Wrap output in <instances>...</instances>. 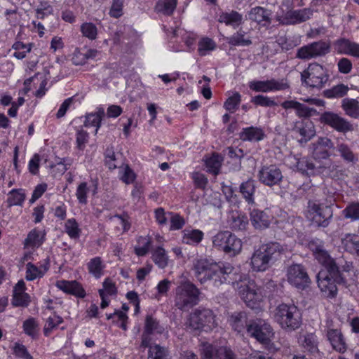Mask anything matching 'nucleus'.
<instances>
[{
    "instance_id": "f257e3e1",
    "label": "nucleus",
    "mask_w": 359,
    "mask_h": 359,
    "mask_svg": "<svg viewBox=\"0 0 359 359\" xmlns=\"http://www.w3.org/2000/svg\"><path fill=\"white\" fill-rule=\"evenodd\" d=\"M283 251V248L278 243H270L260 246L251 257L252 269L254 271H266Z\"/></svg>"
},
{
    "instance_id": "f03ea898",
    "label": "nucleus",
    "mask_w": 359,
    "mask_h": 359,
    "mask_svg": "<svg viewBox=\"0 0 359 359\" xmlns=\"http://www.w3.org/2000/svg\"><path fill=\"white\" fill-rule=\"evenodd\" d=\"M274 319L281 328L286 331H294L302 324V318L298 308L294 304H281L277 306Z\"/></svg>"
},
{
    "instance_id": "7ed1b4c3",
    "label": "nucleus",
    "mask_w": 359,
    "mask_h": 359,
    "mask_svg": "<svg viewBox=\"0 0 359 359\" xmlns=\"http://www.w3.org/2000/svg\"><path fill=\"white\" fill-rule=\"evenodd\" d=\"M199 294V290L194 283L182 281L175 288V305L180 310L187 311L198 304Z\"/></svg>"
},
{
    "instance_id": "20e7f679",
    "label": "nucleus",
    "mask_w": 359,
    "mask_h": 359,
    "mask_svg": "<svg viewBox=\"0 0 359 359\" xmlns=\"http://www.w3.org/2000/svg\"><path fill=\"white\" fill-rule=\"evenodd\" d=\"M187 324L192 330L208 332L217 327L218 322L212 310L198 309L190 314Z\"/></svg>"
},
{
    "instance_id": "39448f33",
    "label": "nucleus",
    "mask_w": 359,
    "mask_h": 359,
    "mask_svg": "<svg viewBox=\"0 0 359 359\" xmlns=\"http://www.w3.org/2000/svg\"><path fill=\"white\" fill-rule=\"evenodd\" d=\"M333 216L332 204L321 202L318 200L310 201L308 203L306 217L318 226L326 227Z\"/></svg>"
},
{
    "instance_id": "423d86ee",
    "label": "nucleus",
    "mask_w": 359,
    "mask_h": 359,
    "mask_svg": "<svg viewBox=\"0 0 359 359\" xmlns=\"http://www.w3.org/2000/svg\"><path fill=\"white\" fill-rule=\"evenodd\" d=\"M212 245L231 256L238 255L242 250V241L229 231L218 232L212 237Z\"/></svg>"
},
{
    "instance_id": "0eeeda50",
    "label": "nucleus",
    "mask_w": 359,
    "mask_h": 359,
    "mask_svg": "<svg viewBox=\"0 0 359 359\" xmlns=\"http://www.w3.org/2000/svg\"><path fill=\"white\" fill-rule=\"evenodd\" d=\"M236 286L239 295L248 307L259 306L262 299V290L254 280L245 279L237 283Z\"/></svg>"
},
{
    "instance_id": "6e6552de",
    "label": "nucleus",
    "mask_w": 359,
    "mask_h": 359,
    "mask_svg": "<svg viewBox=\"0 0 359 359\" xmlns=\"http://www.w3.org/2000/svg\"><path fill=\"white\" fill-rule=\"evenodd\" d=\"M308 245L315 258L325 267L324 271H328L332 274L339 273V268L335 259L325 249L323 241L319 239H314L311 241Z\"/></svg>"
},
{
    "instance_id": "1a4fd4ad",
    "label": "nucleus",
    "mask_w": 359,
    "mask_h": 359,
    "mask_svg": "<svg viewBox=\"0 0 359 359\" xmlns=\"http://www.w3.org/2000/svg\"><path fill=\"white\" fill-rule=\"evenodd\" d=\"M308 245L315 258L325 267L324 271H328L332 274L339 273V268L335 259L325 249L323 241L319 239H314L311 241Z\"/></svg>"
},
{
    "instance_id": "9d476101",
    "label": "nucleus",
    "mask_w": 359,
    "mask_h": 359,
    "mask_svg": "<svg viewBox=\"0 0 359 359\" xmlns=\"http://www.w3.org/2000/svg\"><path fill=\"white\" fill-rule=\"evenodd\" d=\"M326 70L318 63H311L301 73L302 81L311 88H322L328 81Z\"/></svg>"
},
{
    "instance_id": "9b49d317",
    "label": "nucleus",
    "mask_w": 359,
    "mask_h": 359,
    "mask_svg": "<svg viewBox=\"0 0 359 359\" xmlns=\"http://www.w3.org/2000/svg\"><path fill=\"white\" fill-rule=\"evenodd\" d=\"M191 270L196 278L205 284L210 280V276L219 270V264L205 258H196L193 260Z\"/></svg>"
},
{
    "instance_id": "f8f14e48",
    "label": "nucleus",
    "mask_w": 359,
    "mask_h": 359,
    "mask_svg": "<svg viewBox=\"0 0 359 359\" xmlns=\"http://www.w3.org/2000/svg\"><path fill=\"white\" fill-rule=\"evenodd\" d=\"M248 334L265 345H270L271 338L274 335L271 326L263 320L259 319L251 322L247 325Z\"/></svg>"
},
{
    "instance_id": "ddd939ff",
    "label": "nucleus",
    "mask_w": 359,
    "mask_h": 359,
    "mask_svg": "<svg viewBox=\"0 0 359 359\" xmlns=\"http://www.w3.org/2000/svg\"><path fill=\"white\" fill-rule=\"evenodd\" d=\"M330 48V43L327 41H319L313 42L299 48L297 53V57L302 60H309L323 56L329 53Z\"/></svg>"
},
{
    "instance_id": "4468645a",
    "label": "nucleus",
    "mask_w": 359,
    "mask_h": 359,
    "mask_svg": "<svg viewBox=\"0 0 359 359\" xmlns=\"http://www.w3.org/2000/svg\"><path fill=\"white\" fill-rule=\"evenodd\" d=\"M201 359H238L236 353L227 346L215 348L208 343H204L201 348Z\"/></svg>"
},
{
    "instance_id": "2eb2a0df",
    "label": "nucleus",
    "mask_w": 359,
    "mask_h": 359,
    "mask_svg": "<svg viewBox=\"0 0 359 359\" xmlns=\"http://www.w3.org/2000/svg\"><path fill=\"white\" fill-rule=\"evenodd\" d=\"M287 277L288 282L293 286L304 289L309 285L310 278L305 269L301 264H292L287 269Z\"/></svg>"
},
{
    "instance_id": "dca6fc26",
    "label": "nucleus",
    "mask_w": 359,
    "mask_h": 359,
    "mask_svg": "<svg viewBox=\"0 0 359 359\" xmlns=\"http://www.w3.org/2000/svg\"><path fill=\"white\" fill-rule=\"evenodd\" d=\"M339 274H332L328 271H320L317 274L318 286L327 297H334L337 295V287L335 278Z\"/></svg>"
},
{
    "instance_id": "f3484780",
    "label": "nucleus",
    "mask_w": 359,
    "mask_h": 359,
    "mask_svg": "<svg viewBox=\"0 0 359 359\" xmlns=\"http://www.w3.org/2000/svg\"><path fill=\"white\" fill-rule=\"evenodd\" d=\"M320 121L341 133L353 130V126L346 119L332 111H325L320 117Z\"/></svg>"
},
{
    "instance_id": "a211bd4d",
    "label": "nucleus",
    "mask_w": 359,
    "mask_h": 359,
    "mask_svg": "<svg viewBox=\"0 0 359 359\" xmlns=\"http://www.w3.org/2000/svg\"><path fill=\"white\" fill-rule=\"evenodd\" d=\"M312 156L316 161L327 159L330 156L329 149L334 148V143L327 137H319L310 145Z\"/></svg>"
},
{
    "instance_id": "6ab92c4d",
    "label": "nucleus",
    "mask_w": 359,
    "mask_h": 359,
    "mask_svg": "<svg viewBox=\"0 0 359 359\" xmlns=\"http://www.w3.org/2000/svg\"><path fill=\"white\" fill-rule=\"evenodd\" d=\"M249 88L255 92L268 93L285 90L289 86L283 80L272 79L266 81H252L249 83Z\"/></svg>"
},
{
    "instance_id": "aec40b11",
    "label": "nucleus",
    "mask_w": 359,
    "mask_h": 359,
    "mask_svg": "<svg viewBox=\"0 0 359 359\" xmlns=\"http://www.w3.org/2000/svg\"><path fill=\"white\" fill-rule=\"evenodd\" d=\"M257 177L262 183L269 187L278 184L283 179L282 172L274 165L262 166Z\"/></svg>"
},
{
    "instance_id": "412c9836",
    "label": "nucleus",
    "mask_w": 359,
    "mask_h": 359,
    "mask_svg": "<svg viewBox=\"0 0 359 359\" xmlns=\"http://www.w3.org/2000/svg\"><path fill=\"white\" fill-rule=\"evenodd\" d=\"M297 168L302 172H318L324 175L330 176L332 178L337 177V175L334 173V170L337 168V165L331 164L328 167H326L325 165H316L306 158H300L297 161Z\"/></svg>"
},
{
    "instance_id": "4be33fe9",
    "label": "nucleus",
    "mask_w": 359,
    "mask_h": 359,
    "mask_svg": "<svg viewBox=\"0 0 359 359\" xmlns=\"http://www.w3.org/2000/svg\"><path fill=\"white\" fill-rule=\"evenodd\" d=\"M326 336L332 348L339 353H344L347 346L341 331L334 327L332 320L326 321Z\"/></svg>"
},
{
    "instance_id": "5701e85b",
    "label": "nucleus",
    "mask_w": 359,
    "mask_h": 359,
    "mask_svg": "<svg viewBox=\"0 0 359 359\" xmlns=\"http://www.w3.org/2000/svg\"><path fill=\"white\" fill-rule=\"evenodd\" d=\"M312 15V10L304 8L289 11L285 16L277 15L276 19L281 25H294L308 20Z\"/></svg>"
},
{
    "instance_id": "b1692460",
    "label": "nucleus",
    "mask_w": 359,
    "mask_h": 359,
    "mask_svg": "<svg viewBox=\"0 0 359 359\" xmlns=\"http://www.w3.org/2000/svg\"><path fill=\"white\" fill-rule=\"evenodd\" d=\"M293 131L301 136V144L306 143L316 135L314 123L310 120L297 121L294 123Z\"/></svg>"
},
{
    "instance_id": "393cba45",
    "label": "nucleus",
    "mask_w": 359,
    "mask_h": 359,
    "mask_svg": "<svg viewBox=\"0 0 359 359\" xmlns=\"http://www.w3.org/2000/svg\"><path fill=\"white\" fill-rule=\"evenodd\" d=\"M334 149L339 154L341 158L346 163L355 164L358 161V156L351 146L344 142L342 139H337Z\"/></svg>"
},
{
    "instance_id": "a878e982",
    "label": "nucleus",
    "mask_w": 359,
    "mask_h": 359,
    "mask_svg": "<svg viewBox=\"0 0 359 359\" xmlns=\"http://www.w3.org/2000/svg\"><path fill=\"white\" fill-rule=\"evenodd\" d=\"M234 268L229 264L221 266L219 264V270L210 276V280L214 287H218L224 283L230 282Z\"/></svg>"
},
{
    "instance_id": "bb28decb",
    "label": "nucleus",
    "mask_w": 359,
    "mask_h": 359,
    "mask_svg": "<svg viewBox=\"0 0 359 359\" xmlns=\"http://www.w3.org/2000/svg\"><path fill=\"white\" fill-rule=\"evenodd\" d=\"M271 12L263 7L252 8L248 12L249 20L256 22L262 26H269L271 22Z\"/></svg>"
},
{
    "instance_id": "cd10ccee",
    "label": "nucleus",
    "mask_w": 359,
    "mask_h": 359,
    "mask_svg": "<svg viewBox=\"0 0 359 359\" xmlns=\"http://www.w3.org/2000/svg\"><path fill=\"white\" fill-rule=\"evenodd\" d=\"M335 50L342 54L359 57V44L346 39H340L334 43Z\"/></svg>"
},
{
    "instance_id": "c85d7f7f",
    "label": "nucleus",
    "mask_w": 359,
    "mask_h": 359,
    "mask_svg": "<svg viewBox=\"0 0 359 359\" xmlns=\"http://www.w3.org/2000/svg\"><path fill=\"white\" fill-rule=\"evenodd\" d=\"M55 285L65 292L79 297H84L86 295L84 290L82 288L81 285L75 280L69 281L60 280L56 282Z\"/></svg>"
},
{
    "instance_id": "c756f323",
    "label": "nucleus",
    "mask_w": 359,
    "mask_h": 359,
    "mask_svg": "<svg viewBox=\"0 0 359 359\" xmlns=\"http://www.w3.org/2000/svg\"><path fill=\"white\" fill-rule=\"evenodd\" d=\"M341 247L347 252L359 256V236L356 234L346 233L341 238Z\"/></svg>"
},
{
    "instance_id": "7c9ffc66",
    "label": "nucleus",
    "mask_w": 359,
    "mask_h": 359,
    "mask_svg": "<svg viewBox=\"0 0 359 359\" xmlns=\"http://www.w3.org/2000/svg\"><path fill=\"white\" fill-rule=\"evenodd\" d=\"M49 269V260L45 259L44 263L39 267H36L31 262L27 264L26 279L27 280H34L38 278L42 277Z\"/></svg>"
},
{
    "instance_id": "2f4dec72",
    "label": "nucleus",
    "mask_w": 359,
    "mask_h": 359,
    "mask_svg": "<svg viewBox=\"0 0 359 359\" xmlns=\"http://www.w3.org/2000/svg\"><path fill=\"white\" fill-rule=\"evenodd\" d=\"M252 224L256 229H262L269 227L271 218L266 212L259 210H253L250 213Z\"/></svg>"
},
{
    "instance_id": "473e14b6",
    "label": "nucleus",
    "mask_w": 359,
    "mask_h": 359,
    "mask_svg": "<svg viewBox=\"0 0 359 359\" xmlns=\"http://www.w3.org/2000/svg\"><path fill=\"white\" fill-rule=\"evenodd\" d=\"M218 21L226 25L237 27L242 23L243 16L237 11H231V12L222 13L219 15Z\"/></svg>"
},
{
    "instance_id": "72a5a7b5",
    "label": "nucleus",
    "mask_w": 359,
    "mask_h": 359,
    "mask_svg": "<svg viewBox=\"0 0 359 359\" xmlns=\"http://www.w3.org/2000/svg\"><path fill=\"white\" fill-rule=\"evenodd\" d=\"M264 137L263 130L257 127L244 128L240 133V138L244 141H260Z\"/></svg>"
},
{
    "instance_id": "f704fd0d",
    "label": "nucleus",
    "mask_w": 359,
    "mask_h": 359,
    "mask_svg": "<svg viewBox=\"0 0 359 359\" xmlns=\"http://www.w3.org/2000/svg\"><path fill=\"white\" fill-rule=\"evenodd\" d=\"M104 116V109L101 107L97 108L95 112L90 113L86 116L84 126L86 127H96L95 134H97V130L100 127L101 121Z\"/></svg>"
},
{
    "instance_id": "c9c22d12",
    "label": "nucleus",
    "mask_w": 359,
    "mask_h": 359,
    "mask_svg": "<svg viewBox=\"0 0 359 359\" xmlns=\"http://www.w3.org/2000/svg\"><path fill=\"white\" fill-rule=\"evenodd\" d=\"M151 259L160 269H165L168 265L169 257L164 248L158 246L152 250Z\"/></svg>"
},
{
    "instance_id": "e433bc0d",
    "label": "nucleus",
    "mask_w": 359,
    "mask_h": 359,
    "mask_svg": "<svg viewBox=\"0 0 359 359\" xmlns=\"http://www.w3.org/2000/svg\"><path fill=\"white\" fill-rule=\"evenodd\" d=\"M341 107L345 114L354 118L359 117V102L353 98H344L341 101Z\"/></svg>"
},
{
    "instance_id": "4c0bfd02",
    "label": "nucleus",
    "mask_w": 359,
    "mask_h": 359,
    "mask_svg": "<svg viewBox=\"0 0 359 359\" xmlns=\"http://www.w3.org/2000/svg\"><path fill=\"white\" fill-rule=\"evenodd\" d=\"M182 242L188 245H197L203 238V233L198 229H184L182 231Z\"/></svg>"
},
{
    "instance_id": "58836bf2",
    "label": "nucleus",
    "mask_w": 359,
    "mask_h": 359,
    "mask_svg": "<svg viewBox=\"0 0 359 359\" xmlns=\"http://www.w3.org/2000/svg\"><path fill=\"white\" fill-rule=\"evenodd\" d=\"M104 155L106 165L110 170L118 168L120 164L123 163L122 155L121 154H115L112 147L107 148Z\"/></svg>"
},
{
    "instance_id": "ea45409f",
    "label": "nucleus",
    "mask_w": 359,
    "mask_h": 359,
    "mask_svg": "<svg viewBox=\"0 0 359 359\" xmlns=\"http://www.w3.org/2000/svg\"><path fill=\"white\" fill-rule=\"evenodd\" d=\"M229 224L234 230H243L248 224V219L245 215L232 212L229 217Z\"/></svg>"
},
{
    "instance_id": "a19ab883",
    "label": "nucleus",
    "mask_w": 359,
    "mask_h": 359,
    "mask_svg": "<svg viewBox=\"0 0 359 359\" xmlns=\"http://www.w3.org/2000/svg\"><path fill=\"white\" fill-rule=\"evenodd\" d=\"M240 192L249 204H253L254 194L255 192V183L253 180H248L240 186Z\"/></svg>"
},
{
    "instance_id": "79ce46f5",
    "label": "nucleus",
    "mask_w": 359,
    "mask_h": 359,
    "mask_svg": "<svg viewBox=\"0 0 359 359\" xmlns=\"http://www.w3.org/2000/svg\"><path fill=\"white\" fill-rule=\"evenodd\" d=\"M43 236L44 235L36 229L32 230L25 241V248H39L43 243Z\"/></svg>"
},
{
    "instance_id": "37998d69",
    "label": "nucleus",
    "mask_w": 359,
    "mask_h": 359,
    "mask_svg": "<svg viewBox=\"0 0 359 359\" xmlns=\"http://www.w3.org/2000/svg\"><path fill=\"white\" fill-rule=\"evenodd\" d=\"M229 320L233 329L238 332H241L244 329L245 326L248 325H246L247 316L244 312L233 313L230 316Z\"/></svg>"
},
{
    "instance_id": "c03bdc74",
    "label": "nucleus",
    "mask_w": 359,
    "mask_h": 359,
    "mask_svg": "<svg viewBox=\"0 0 359 359\" xmlns=\"http://www.w3.org/2000/svg\"><path fill=\"white\" fill-rule=\"evenodd\" d=\"M300 343L311 353L315 354L318 352L317 339L313 334H306L301 337Z\"/></svg>"
},
{
    "instance_id": "a18cd8bd",
    "label": "nucleus",
    "mask_w": 359,
    "mask_h": 359,
    "mask_svg": "<svg viewBox=\"0 0 359 359\" xmlns=\"http://www.w3.org/2000/svg\"><path fill=\"white\" fill-rule=\"evenodd\" d=\"M176 6L177 0H159L155 6V10L158 13L170 15L173 13Z\"/></svg>"
},
{
    "instance_id": "49530a36",
    "label": "nucleus",
    "mask_w": 359,
    "mask_h": 359,
    "mask_svg": "<svg viewBox=\"0 0 359 359\" xmlns=\"http://www.w3.org/2000/svg\"><path fill=\"white\" fill-rule=\"evenodd\" d=\"M348 87L344 84L334 86L332 88L323 92V95L327 98H340L345 96L348 92Z\"/></svg>"
},
{
    "instance_id": "de8ad7c7",
    "label": "nucleus",
    "mask_w": 359,
    "mask_h": 359,
    "mask_svg": "<svg viewBox=\"0 0 359 359\" xmlns=\"http://www.w3.org/2000/svg\"><path fill=\"white\" fill-rule=\"evenodd\" d=\"M245 32L239 30L228 39V43L233 46H248L252 44L249 38H245Z\"/></svg>"
},
{
    "instance_id": "09e8293b",
    "label": "nucleus",
    "mask_w": 359,
    "mask_h": 359,
    "mask_svg": "<svg viewBox=\"0 0 359 359\" xmlns=\"http://www.w3.org/2000/svg\"><path fill=\"white\" fill-rule=\"evenodd\" d=\"M104 265L101 258L96 257L90 260L88 263V269L95 278H100L103 274Z\"/></svg>"
},
{
    "instance_id": "8fccbe9b",
    "label": "nucleus",
    "mask_w": 359,
    "mask_h": 359,
    "mask_svg": "<svg viewBox=\"0 0 359 359\" xmlns=\"http://www.w3.org/2000/svg\"><path fill=\"white\" fill-rule=\"evenodd\" d=\"M65 230L72 239H77L81 234V229L74 218L68 219L65 224Z\"/></svg>"
},
{
    "instance_id": "3c124183",
    "label": "nucleus",
    "mask_w": 359,
    "mask_h": 359,
    "mask_svg": "<svg viewBox=\"0 0 359 359\" xmlns=\"http://www.w3.org/2000/svg\"><path fill=\"white\" fill-rule=\"evenodd\" d=\"M119 176L120 179L126 184H131L135 180L136 175L128 164L121 163L120 164Z\"/></svg>"
},
{
    "instance_id": "603ef678",
    "label": "nucleus",
    "mask_w": 359,
    "mask_h": 359,
    "mask_svg": "<svg viewBox=\"0 0 359 359\" xmlns=\"http://www.w3.org/2000/svg\"><path fill=\"white\" fill-rule=\"evenodd\" d=\"M241 101V94L238 92H234L231 95H229L226 100L224 102V108L230 113H233L238 109Z\"/></svg>"
},
{
    "instance_id": "864d4df0",
    "label": "nucleus",
    "mask_w": 359,
    "mask_h": 359,
    "mask_svg": "<svg viewBox=\"0 0 359 359\" xmlns=\"http://www.w3.org/2000/svg\"><path fill=\"white\" fill-rule=\"evenodd\" d=\"M215 48V42L208 37L203 38L198 42V51L199 55L201 56L205 55L209 52L214 50Z\"/></svg>"
},
{
    "instance_id": "5fc2aeb1",
    "label": "nucleus",
    "mask_w": 359,
    "mask_h": 359,
    "mask_svg": "<svg viewBox=\"0 0 359 359\" xmlns=\"http://www.w3.org/2000/svg\"><path fill=\"white\" fill-rule=\"evenodd\" d=\"M208 170L214 175H217L222 165L221 157L217 154H213L205 161Z\"/></svg>"
},
{
    "instance_id": "6e6d98bb",
    "label": "nucleus",
    "mask_w": 359,
    "mask_h": 359,
    "mask_svg": "<svg viewBox=\"0 0 359 359\" xmlns=\"http://www.w3.org/2000/svg\"><path fill=\"white\" fill-rule=\"evenodd\" d=\"M62 322V318L57 315H53V316L48 318L43 327L44 334L46 336H49L52 331Z\"/></svg>"
},
{
    "instance_id": "4d7b16f0",
    "label": "nucleus",
    "mask_w": 359,
    "mask_h": 359,
    "mask_svg": "<svg viewBox=\"0 0 359 359\" xmlns=\"http://www.w3.org/2000/svg\"><path fill=\"white\" fill-rule=\"evenodd\" d=\"M151 239L147 237H140L138 239V245L135 247V252L137 256H144L150 249Z\"/></svg>"
},
{
    "instance_id": "13d9d810",
    "label": "nucleus",
    "mask_w": 359,
    "mask_h": 359,
    "mask_svg": "<svg viewBox=\"0 0 359 359\" xmlns=\"http://www.w3.org/2000/svg\"><path fill=\"white\" fill-rule=\"evenodd\" d=\"M25 198V195L20 190L13 189L8 194L7 203L9 206L21 205Z\"/></svg>"
},
{
    "instance_id": "bf43d9fd",
    "label": "nucleus",
    "mask_w": 359,
    "mask_h": 359,
    "mask_svg": "<svg viewBox=\"0 0 359 359\" xmlns=\"http://www.w3.org/2000/svg\"><path fill=\"white\" fill-rule=\"evenodd\" d=\"M342 214L346 219L353 221L359 219V203H353L343 210Z\"/></svg>"
},
{
    "instance_id": "052dcab7",
    "label": "nucleus",
    "mask_w": 359,
    "mask_h": 359,
    "mask_svg": "<svg viewBox=\"0 0 359 359\" xmlns=\"http://www.w3.org/2000/svg\"><path fill=\"white\" fill-rule=\"evenodd\" d=\"M81 32L85 37L90 40L96 39L97 35V29L96 26L91 22H86L81 26Z\"/></svg>"
},
{
    "instance_id": "680f3d73",
    "label": "nucleus",
    "mask_w": 359,
    "mask_h": 359,
    "mask_svg": "<svg viewBox=\"0 0 359 359\" xmlns=\"http://www.w3.org/2000/svg\"><path fill=\"white\" fill-rule=\"evenodd\" d=\"M296 114L300 118H308L318 114V112L314 108L309 107L305 104L299 102L296 110Z\"/></svg>"
},
{
    "instance_id": "e2e57ef3",
    "label": "nucleus",
    "mask_w": 359,
    "mask_h": 359,
    "mask_svg": "<svg viewBox=\"0 0 359 359\" xmlns=\"http://www.w3.org/2000/svg\"><path fill=\"white\" fill-rule=\"evenodd\" d=\"M148 359H166V351L158 345L150 346Z\"/></svg>"
},
{
    "instance_id": "0e129e2a",
    "label": "nucleus",
    "mask_w": 359,
    "mask_h": 359,
    "mask_svg": "<svg viewBox=\"0 0 359 359\" xmlns=\"http://www.w3.org/2000/svg\"><path fill=\"white\" fill-rule=\"evenodd\" d=\"M170 287L171 281L168 279H163L161 280L156 287L157 291L156 297L159 298L160 297L167 296Z\"/></svg>"
},
{
    "instance_id": "69168bd1",
    "label": "nucleus",
    "mask_w": 359,
    "mask_h": 359,
    "mask_svg": "<svg viewBox=\"0 0 359 359\" xmlns=\"http://www.w3.org/2000/svg\"><path fill=\"white\" fill-rule=\"evenodd\" d=\"M89 191L86 182H81L76 189V196L80 203H87V194Z\"/></svg>"
},
{
    "instance_id": "338daca9",
    "label": "nucleus",
    "mask_w": 359,
    "mask_h": 359,
    "mask_svg": "<svg viewBox=\"0 0 359 359\" xmlns=\"http://www.w3.org/2000/svg\"><path fill=\"white\" fill-rule=\"evenodd\" d=\"M38 324L33 318H30L25 320L23 323V329L25 332L32 337H34L37 332Z\"/></svg>"
},
{
    "instance_id": "774afa93",
    "label": "nucleus",
    "mask_w": 359,
    "mask_h": 359,
    "mask_svg": "<svg viewBox=\"0 0 359 359\" xmlns=\"http://www.w3.org/2000/svg\"><path fill=\"white\" fill-rule=\"evenodd\" d=\"M252 102L262 107L276 106L277 103L271 98L262 95H257L252 99Z\"/></svg>"
}]
</instances>
